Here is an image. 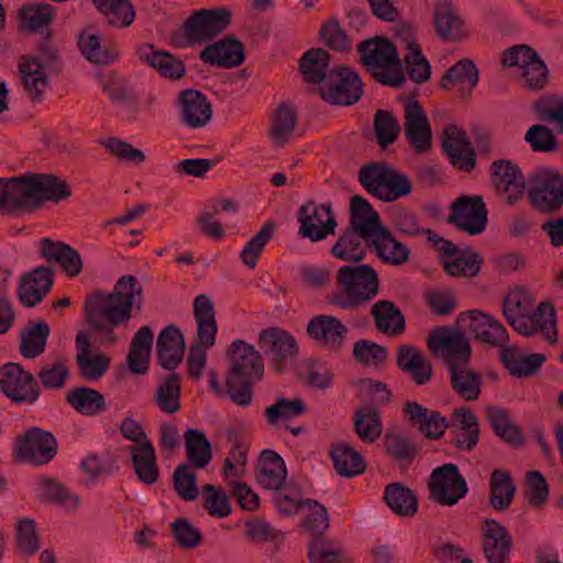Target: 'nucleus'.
Here are the masks:
<instances>
[{"label":"nucleus","mask_w":563,"mask_h":563,"mask_svg":"<svg viewBox=\"0 0 563 563\" xmlns=\"http://www.w3.org/2000/svg\"><path fill=\"white\" fill-rule=\"evenodd\" d=\"M58 443L48 431L37 427L27 429L16 439V459L33 465H45L57 454Z\"/></svg>","instance_id":"4468645a"},{"label":"nucleus","mask_w":563,"mask_h":563,"mask_svg":"<svg viewBox=\"0 0 563 563\" xmlns=\"http://www.w3.org/2000/svg\"><path fill=\"white\" fill-rule=\"evenodd\" d=\"M181 32L187 46L211 40V9H201L190 15L183 24Z\"/></svg>","instance_id":"8fccbe9b"},{"label":"nucleus","mask_w":563,"mask_h":563,"mask_svg":"<svg viewBox=\"0 0 563 563\" xmlns=\"http://www.w3.org/2000/svg\"><path fill=\"white\" fill-rule=\"evenodd\" d=\"M26 176L32 211L46 201L59 203L71 196L70 185L54 174L27 172Z\"/></svg>","instance_id":"dca6fc26"},{"label":"nucleus","mask_w":563,"mask_h":563,"mask_svg":"<svg viewBox=\"0 0 563 563\" xmlns=\"http://www.w3.org/2000/svg\"><path fill=\"white\" fill-rule=\"evenodd\" d=\"M258 347L277 374L284 373L299 353L295 336L279 327L263 329L258 334Z\"/></svg>","instance_id":"1a4fd4ad"},{"label":"nucleus","mask_w":563,"mask_h":563,"mask_svg":"<svg viewBox=\"0 0 563 563\" xmlns=\"http://www.w3.org/2000/svg\"><path fill=\"white\" fill-rule=\"evenodd\" d=\"M374 131L379 146L385 148L393 144L400 133L396 115L389 110H377L374 115Z\"/></svg>","instance_id":"0e129e2a"},{"label":"nucleus","mask_w":563,"mask_h":563,"mask_svg":"<svg viewBox=\"0 0 563 563\" xmlns=\"http://www.w3.org/2000/svg\"><path fill=\"white\" fill-rule=\"evenodd\" d=\"M433 24L438 36L448 42H459L463 37V22L448 1L435 3Z\"/></svg>","instance_id":"c9c22d12"},{"label":"nucleus","mask_w":563,"mask_h":563,"mask_svg":"<svg viewBox=\"0 0 563 563\" xmlns=\"http://www.w3.org/2000/svg\"><path fill=\"white\" fill-rule=\"evenodd\" d=\"M223 444H230V451L224 459L221 471L223 479L230 485L232 481L241 478L245 473L249 445L242 441L234 427H227L217 433V443L213 444V453L221 451Z\"/></svg>","instance_id":"2eb2a0df"},{"label":"nucleus","mask_w":563,"mask_h":563,"mask_svg":"<svg viewBox=\"0 0 563 563\" xmlns=\"http://www.w3.org/2000/svg\"><path fill=\"white\" fill-rule=\"evenodd\" d=\"M430 353L440 356L448 369L468 366L472 346L468 338L460 330L451 327L434 328L427 340Z\"/></svg>","instance_id":"0eeeda50"},{"label":"nucleus","mask_w":563,"mask_h":563,"mask_svg":"<svg viewBox=\"0 0 563 563\" xmlns=\"http://www.w3.org/2000/svg\"><path fill=\"white\" fill-rule=\"evenodd\" d=\"M187 464L194 468H205L211 459V444L200 429L189 428L184 433Z\"/></svg>","instance_id":"a18cd8bd"},{"label":"nucleus","mask_w":563,"mask_h":563,"mask_svg":"<svg viewBox=\"0 0 563 563\" xmlns=\"http://www.w3.org/2000/svg\"><path fill=\"white\" fill-rule=\"evenodd\" d=\"M69 367L65 357H58L53 363L43 365L38 373V384L47 390H59L69 378Z\"/></svg>","instance_id":"052dcab7"},{"label":"nucleus","mask_w":563,"mask_h":563,"mask_svg":"<svg viewBox=\"0 0 563 563\" xmlns=\"http://www.w3.org/2000/svg\"><path fill=\"white\" fill-rule=\"evenodd\" d=\"M482 256L466 249L451 260H443L444 271L454 277L472 278L476 276L482 267Z\"/></svg>","instance_id":"6e6d98bb"},{"label":"nucleus","mask_w":563,"mask_h":563,"mask_svg":"<svg viewBox=\"0 0 563 563\" xmlns=\"http://www.w3.org/2000/svg\"><path fill=\"white\" fill-rule=\"evenodd\" d=\"M178 103L183 122L190 128L203 126L211 117L207 97L195 89H186L179 93Z\"/></svg>","instance_id":"2f4dec72"},{"label":"nucleus","mask_w":563,"mask_h":563,"mask_svg":"<svg viewBox=\"0 0 563 563\" xmlns=\"http://www.w3.org/2000/svg\"><path fill=\"white\" fill-rule=\"evenodd\" d=\"M512 544V537L503 525L494 519L485 521L482 545L488 563H508Z\"/></svg>","instance_id":"b1692460"},{"label":"nucleus","mask_w":563,"mask_h":563,"mask_svg":"<svg viewBox=\"0 0 563 563\" xmlns=\"http://www.w3.org/2000/svg\"><path fill=\"white\" fill-rule=\"evenodd\" d=\"M368 236L351 228L340 233L330 249V254L342 262L352 263L339 267L334 288L327 296L329 305L341 310L354 311L375 299L380 289L378 273L368 264H361L367 251L373 249Z\"/></svg>","instance_id":"f257e3e1"},{"label":"nucleus","mask_w":563,"mask_h":563,"mask_svg":"<svg viewBox=\"0 0 563 563\" xmlns=\"http://www.w3.org/2000/svg\"><path fill=\"white\" fill-rule=\"evenodd\" d=\"M363 81L353 68L339 65L328 71V76L317 90L322 100L332 106H352L364 93Z\"/></svg>","instance_id":"423d86ee"},{"label":"nucleus","mask_w":563,"mask_h":563,"mask_svg":"<svg viewBox=\"0 0 563 563\" xmlns=\"http://www.w3.org/2000/svg\"><path fill=\"white\" fill-rule=\"evenodd\" d=\"M299 222L298 233L311 242H320L335 234L338 221L332 210V203L317 205L310 200L302 205L297 212Z\"/></svg>","instance_id":"9b49d317"},{"label":"nucleus","mask_w":563,"mask_h":563,"mask_svg":"<svg viewBox=\"0 0 563 563\" xmlns=\"http://www.w3.org/2000/svg\"><path fill=\"white\" fill-rule=\"evenodd\" d=\"M335 472L343 477H354L362 474L365 468V462L362 455L352 446L339 443L330 451Z\"/></svg>","instance_id":"49530a36"},{"label":"nucleus","mask_w":563,"mask_h":563,"mask_svg":"<svg viewBox=\"0 0 563 563\" xmlns=\"http://www.w3.org/2000/svg\"><path fill=\"white\" fill-rule=\"evenodd\" d=\"M450 383L453 391L465 401H475L481 395L483 378L468 366H459L451 368Z\"/></svg>","instance_id":"79ce46f5"},{"label":"nucleus","mask_w":563,"mask_h":563,"mask_svg":"<svg viewBox=\"0 0 563 563\" xmlns=\"http://www.w3.org/2000/svg\"><path fill=\"white\" fill-rule=\"evenodd\" d=\"M446 222L472 236L483 233L488 224V209L482 196L463 195L450 206Z\"/></svg>","instance_id":"f8f14e48"},{"label":"nucleus","mask_w":563,"mask_h":563,"mask_svg":"<svg viewBox=\"0 0 563 563\" xmlns=\"http://www.w3.org/2000/svg\"><path fill=\"white\" fill-rule=\"evenodd\" d=\"M354 429L362 441H376L382 433L379 410L375 407L358 410L355 413Z\"/></svg>","instance_id":"13d9d810"},{"label":"nucleus","mask_w":563,"mask_h":563,"mask_svg":"<svg viewBox=\"0 0 563 563\" xmlns=\"http://www.w3.org/2000/svg\"><path fill=\"white\" fill-rule=\"evenodd\" d=\"M66 401L77 412L85 416H96L107 410L103 395L93 388L75 387L66 394Z\"/></svg>","instance_id":"c03bdc74"},{"label":"nucleus","mask_w":563,"mask_h":563,"mask_svg":"<svg viewBox=\"0 0 563 563\" xmlns=\"http://www.w3.org/2000/svg\"><path fill=\"white\" fill-rule=\"evenodd\" d=\"M516 352V346L510 345L508 349L499 351V358L506 369L518 378L528 377L538 373L547 360L545 355L541 353L517 356Z\"/></svg>","instance_id":"e433bc0d"},{"label":"nucleus","mask_w":563,"mask_h":563,"mask_svg":"<svg viewBox=\"0 0 563 563\" xmlns=\"http://www.w3.org/2000/svg\"><path fill=\"white\" fill-rule=\"evenodd\" d=\"M330 54L328 51L317 47L310 48L299 59V70L307 82L319 86L328 76Z\"/></svg>","instance_id":"37998d69"},{"label":"nucleus","mask_w":563,"mask_h":563,"mask_svg":"<svg viewBox=\"0 0 563 563\" xmlns=\"http://www.w3.org/2000/svg\"><path fill=\"white\" fill-rule=\"evenodd\" d=\"M143 288L133 275L122 276L112 292L96 290L87 296L84 310L88 327L107 335V341L114 344L118 341L113 329L128 323L132 308L141 309Z\"/></svg>","instance_id":"f03ea898"},{"label":"nucleus","mask_w":563,"mask_h":563,"mask_svg":"<svg viewBox=\"0 0 563 563\" xmlns=\"http://www.w3.org/2000/svg\"><path fill=\"white\" fill-rule=\"evenodd\" d=\"M15 547L23 559L33 556L40 549V539L35 521L30 518L20 519L15 530Z\"/></svg>","instance_id":"bf43d9fd"},{"label":"nucleus","mask_w":563,"mask_h":563,"mask_svg":"<svg viewBox=\"0 0 563 563\" xmlns=\"http://www.w3.org/2000/svg\"><path fill=\"white\" fill-rule=\"evenodd\" d=\"M490 506L495 510L505 511L512 504L516 485L511 477V474L507 470H494L489 478Z\"/></svg>","instance_id":"58836bf2"},{"label":"nucleus","mask_w":563,"mask_h":563,"mask_svg":"<svg viewBox=\"0 0 563 563\" xmlns=\"http://www.w3.org/2000/svg\"><path fill=\"white\" fill-rule=\"evenodd\" d=\"M53 269L37 266L21 277L18 297L24 307L32 308L43 301L53 286Z\"/></svg>","instance_id":"5701e85b"},{"label":"nucleus","mask_w":563,"mask_h":563,"mask_svg":"<svg viewBox=\"0 0 563 563\" xmlns=\"http://www.w3.org/2000/svg\"><path fill=\"white\" fill-rule=\"evenodd\" d=\"M306 411L307 406L301 398L287 399L279 397L265 409V417L271 426H277L280 421L302 416Z\"/></svg>","instance_id":"4d7b16f0"},{"label":"nucleus","mask_w":563,"mask_h":563,"mask_svg":"<svg viewBox=\"0 0 563 563\" xmlns=\"http://www.w3.org/2000/svg\"><path fill=\"white\" fill-rule=\"evenodd\" d=\"M347 331L346 325L331 314L314 316L307 324L309 338L334 352L342 347Z\"/></svg>","instance_id":"393cba45"},{"label":"nucleus","mask_w":563,"mask_h":563,"mask_svg":"<svg viewBox=\"0 0 563 563\" xmlns=\"http://www.w3.org/2000/svg\"><path fill=\"white\" fill-rule=\"evenodd\" d=\"M442 150L450 163L460 170L472 172L476 165L474 148L465 131L456 125H449L442 135Z\"/></svg>","instance_id":"6ab92c4d"},{"label":"nucleus","mask_w":563,"mask_h":563,"mask_svg":"<svg viewBox=\"0 0 563 563\" xmlns=\"http://www.w3.org/2000/svg\"><path fill=\"white\" fill-rule=\"evenodd\" d=\"M383 499L395 515L413 517L418 511L417 496L401 483L388 484L385 487Z\"/></svg>","instance_id":"a19ab883"},{"label":"nucleus","mask_w":563,"mask_h":563,"mask_svg":"<svg viewBox=\"0 0 563 563\" xmlns=\"http://www.w3.org/2000/svg\"><path fill=\"white\" fill-rule=\"evenodd\" d=\"M30 196L26 173L0 178V213L31 212Z\"/></svg>","instance_id":"bb28decb"},{"label":"nucleus","mask_w":563,"mask_h":563,"mask_svg":"<svg viewBox=\"0 0 563 563\" xmlns=\"http://www.w3.org/2000/svg\"><path fill=\"white\" fill-rule=\"evenodd\" d=\"M76 362L79 376L90 382L100 379L110 366V358L104 354L78 353Z\"/></svg>","instance_id":"69168bd1"},{"label":"nucleus","mask_w":563,"mask_h":563,"mask_svg":"<svg viewBox=\"0 0 563 563\" xmlns=\"http://www.w3.org/2000/svg\"><path fill=\"white\" fill-rule=\"evenodd\" d=\"M37 496L45 501L68 506L69 501L74 507L77 506V498L71 497L67 488L57 479L52 477L40 478L36 487Z\"/></svg>","instance_id":"338daca9"},{"label":"nucleus","mask_w":563,"mask_h":563,"mask_svg":"<svg viewBox=\"0 0 563 563\" xmlns=\"http://www.w3.org/2000/svg\"><path fill=\"white\" fill-rule=\"evenodd\" d=\"M347 228L368 236L377 235L385 227L378 212L361 196H353L350 201Z\"/></svg>","instance_id":"c756f323"},{"label":"nucleus","mask_w":563,"mask_h":563,"mask_svg":"<svg viewBox=\"0 0 563 563\" xmlns=\"http://www.w3.org/2000/svg\"><path fill=\"white\" fill-rule=\"evenodd\" d=\"M528 317L537 333L541 332L551 344L558 341L555 309L551 302H540L537 309L528 314Z\"/></svg>","instance_id":"680f3d73"},{"label":"nucleus","mask_w":563,"mask_h":563,"mask_svg":"<svg viewBox=\"0 0 563 563\" xmlns=\"http://www.w3.org/2000/svg\"><path fill=\"white\" fill-rule=\"evenodd\" d=\"M430 498L442 506H454L463 499L468 486L456 464L446 463L435 467L429 478Z\"/></svg>","instance_id":"ddd939ff"},{"label":"nucleus","mask_w":563,"mask_h":563,"mask_svg":"<svg viewBox=\"0 0 563 563\" xmlns=\"http://www.w3.org/2000/svg\"><path fill=\"white\" fill-rule=\"evenodd\" d=\"M0 390L15 405H33L42 395L35 376L18 363L0 367Z\"/></svg>","instance_id":"9d476101"},{"label":"nucleus","mask_w":563,"mask_h":563,"mask_svg":"<svg viewBox=\"0 0 563 563\" xmlns=\"http://www.w3.org/2000/svg\"><path fill=\"white\" fill-rule=\"evenodd\" d=\"M320 41L329 48L336 52H350L351 40L342 30L338 19L333 18L324 22L319 31Z\"/></svg>","instance_id":"774afa93"},{"label":"nucleus","mask_w":563,"mask_h":563,"mask_svg":"<svg viewBox=\"0 0 563 563\" xmlns=\"http://www.w3.org/2000/svg\"><path fill=\"white\" fill-rule=\"evenodd\" d=\"M465 321H468L467 328L477 341L499 347L500 351L510 346L507 329L493 316L474 309L459 314L457 322Z\"/></svg>","instance_id":"f3484780"},{"label":"nucleus","mask_w":563,"mask_h":563,"mask_svg":"<svg viewBox=\"0 0 563 563\" xmlns=\"http://www.w3.org/2000/svg\"><path fill=\"white\" fill-rule=\"evenodd\" d=\"M404 132L416 153L431 148V128L421 104L411 100L405 106Z\"/></svg>","instance_id":"aec40b11"},{"label":"nucleus","mask_w":563,"mask_h":563,"mask_svg":"<svg viewBox=\"0 0 563 563\" xmlns=\"http://www.w3.org/2000/svg\"><path fill=\"white\" fill-rule=\"evenodd\" d=\"M97 11L109 25L117 29L129 27L135 20V9L131 0H91Z\"/></svg>","instance_id":"ea45409f"},{"label":"nucleus","mask_w":563,"mask_h":563,"mask_svg":"<svg viewBox=\"0 0 563 563\" xmlns=\"http://www.w3.org/2000/svg\"><path fill=\"white\" fill-rule=\"evenodd\" d=\"M385 452L402 466H409L419 453L418 444L410 438L400 434L387 432L384 437Z\"/></svg>","instance_id":"3c124183"},{"label":"nucleus","mask_w":563,"mask_h":563,"mask_svg":"<svg viewBox=\"0 0 563 563\" xmlns=\"http://www.w3.org/2000/svg\"><path fill=\"white\" fill-rule=\"evenodd\" d=\"M275 228L274 222L267 221L262 225L260 231L247 241L240 254L241 261L247 267L254 268L256 266L258 256L274 235Z\"/></svg>","instance_id":"e2e57ef3"},{"label":"nucleus","mask_w":563,"mask_h":563,"mask_svg":"<svg viewBox=\"0 0 563 563\" xmlns=\"http://www.w3.org/2000/svg\"><path fill=\"white\" fill-rule=\"evenodd\" d=\"M180 377L170 373L158 386L155 402L165 413H176L180 410Z\"/></svg>","instance_id":"5fc2aeb1"},{"label":"nucleus","mask_w":563,"mask_h":563,"mask_svg":"<svg viewBox=\"0 0 563 563\" xmlns=\"http://www.w3.org/2000/svg\"><path fill=\"white\" fill-rule=\"evenodd\" d=\"M358 181L368 194L385 202L395 201L412 190L408 176L385 163L374 162L363 166Z\"/></svg>","instance_id":"39448f33"},{"label":"nucleus","mask_w":563,"mask_h":563,"mask_svg":"<svg viewBox=\"0 0 563 563\" xmlns=\"http://www.w3.org/2000/svg\"><path fill=\"white\" fill-rule=\"evenodd\" d=\"M528 197L541 213H555L563 207V176L555 169L543 167L529 179Z\"/></svg>","instance_id":"6e6552de"},{"label":"nucleus","mask_w":563,"mask_h":563,"mask_svg":"<svg viewBox=\"0 0 563 563\" xmlns=\"http://www.w3.org/2000/svg\"><path fill=\"white\" fill-rule=\"evenodd\" d=\"M357 52L362 63L369 68H388L398 65V51L386 37L376 36L358 44Z\"/></svg>","instance_id":"cd10ccee"},{"label":"nucleus","mask_w":563,"mask_h":563,"mask_svg":"<svg viewBox=\"0 0 563 563\" xmlns=\"http://www.w3.org/2000/svg\"><path fill=\"white\" fill-rule=\"evenodd\" d=\"M492 183L499 196L508 205H515L523 197L526 179L520 168L508 159H497L492 163Z\"/></svg>","instance_id":"a211bd4d"},{"label":"nucleus","mask_w":563,"mask_h":563,"mask_svg":"<svg viewBox=\"0 0 563 563\" xmlns=\"http://www.w3.org/2000/svg\"><path fill=\"white\" fill-rule=\"evenodd\" d=\"M397 36L407 51L404 60L410 80L416 84L428 81L431 74V66L423 56L419 43L416 41L415 29L409 24H401L398 29Z\"/></svg>","instance_id":"4be33fe9"},{"label":"nucleus","mask_w":563,"mask_h":563,"mask_svg":"<svg viewBox=\"0 0 563 563\" xmlns=\"http://www.w3.org/2000/svg\"><path fill=\"white\" fill-rule=\"evenodd\" d=\"M376 256L385 264L401 265L409 258L410 250L398 241L388 228H384L372 240Z\"/></svg>","instance_id":"f704fd0d"},{"label":"nucleus","mask_w":563,"mask_h":563,"mask_svg":"<svg viewBox=\"0 0 563 563\" xmlns=\"http://www.w3.org/2000/svg\"><path fill=\"white\" fill-rule=\"evenodd\" d=\"M297 125L295 107L289 102L277 106L271 117L269 137L275 146H284L291 137Z\"/></svg>","instance_id":"4c0bfd02"},{"label":"nucleus","mask_w":563,"mask_h":563,"mask_svg":"<svg viewBox=\"0 0 563 563\" xmlns=\"http://www.w3.org/2000/svg\"><path fill=\"white\" fill-rule=\"evenodd\" d=\"M478 69L473 60L463 58L451 66L442 76L440 86L449 90L457 84H468L467 95L476 87L478 82Z\"/></svg>","instance_id":"603ef678"},{"label":"nucleus","mask_w":563,"mask_h":563,"mask_svg":"<svg viewBox=\"0 0 563 563\" xmlns=\"http://www.w3.org/2000/svg\"><path fill=\"white\" fill-rule=\"evenodd\" d=\"M186 342L180 329L168 324L158 334L156 341L157 362L166 371L174 372L184 358Z\"/></svg>","instance_id":"a878e982"},{"label":"nucleus","mask_w":563,"mask_h":563,"mask_svg":"<svg viewBox=\"0 0 563 563\" xmlns=\"http://www.w3.org/2000/svg\"><path fill=\"white\" fill-rule=\"evenodd\" d=\"M130 452L139 481L146 485L155 484L159 477V467L153 443L150 440L142 441L131 446Z\"/></svg>","instance_id":"473e14b6"},{"label":"nucleus","mask_w":563,"mask_h":563,"mask_svg":"<svg viewBox=\"0 0 563 563\" xmlns=\"http://www.w3.org/2000/svg\"><path fill=\"white\" fill-rule=\"evenodd\" d=\"M56 10L46 2L29 3L23 5L18 13L20 27L29 33L52 36L49 25L52 24Z\"/></svg>","instance_id":"7c9ffc66"},{"label":"nucleus","mask_w":563,"mask_h":563,"mask_svg":"<svg viewBox=\"0 0 563 563\" xmlns=\"http://www.w3.org/2000/svg\"><path fill=\"white\" fill-rule=\"evenodd\" d=\"M245 60V46L235 36L229 35L213 42V65L223 68L240 66Z\"/></svg>","instance_id":"09e8293b"},{"label":"nucleus","mask_w":563,"mask_h":563,"mask_svg":"<svg viewBox=\"0 0 563 563\" xmlns=\"http://www.w3.org/2000/svg\"><path fill=\"white\" fill-rule=\"evenodd\" d=\"M402 413L427 439L442 438L449 427L446 418L439 411L423 407L417 401L404 404Z\"/></svg>","instance_id":"412c9836"},{"label":"nucleus","mask_w":563,"mask_h":563,"mask_svg":"<svg viewBox=\"0 0 563 563\" xmlns=\"http://www.w3.org/2000/svg\"><path fill=\"white\" fill-rule=\"evenodd\" d=\"M273 503L284 516L291 517L306 508L301 488L292 481L286 482L282 488L273 489Z\"/></svg>","instance_id":"864d4df0"},{"label":"nucleus","mask_w":563,"mask_h":563,"mask_svg":"<svg viewBox=\"0 0 563 563\" xmlns=\"http://www.w3.org/2000/svg\"><path fill=\"white\" fill-rule=\"evenodd\" d=\"M287 468L282 456L273 450H263L255 466V479L265 489H278L286 483Z\"/></svg>","instance_id":"c85d7f7f"},{"label":"nucleus","mask_w":563,"mask_h":563,"mask_svg":"<svg viewBox=\"0 0 563 563\" xmlns=\"http://www.w3.org/2000/svg\"><path fill=\"white\" fill-rule=\"evenodd\" d=\"M49 333V325L44 320L30 322L21 334V354L26 358H35L43 354Z\"/></svg>","instance_id":"de8ad7c7"},{"label":"nucleus","mask_w":563,"mask_h":563,"mask_svg":"<svg viewBox=\"0 0 563 563\" xmlns=\"http://www.w3.org/2000/svg\"><path fill=\"white\" fill-rule=\"evenodd\" d=\"M18 67L23 88L29 98L33 102H40L48 87V78L45 71L58 75L63 69V63L58 51L49 43V37L45 36L40 45L37 56H23Z\"/></svg>","instance_id":"20e7f679"},{"label":"nucleus","mask_w":563,"mask_h":563,"mask_svg":"<svg viewBox=\"0 0 563 563\" xmlns=\"http://www.w3.org/2000/svg\"><path fill=\"white\" fill-rule=\"evenodd\" d=\"M371 314L376 329L389 336L404 333L406 327L405 316L391 300H379L372 306Z\"/></svg>","instance_id":"72a5a7b5"},{"label":"nucleus","mask_w":563,"mask_h":563,"mask_svg":"<svg viewBox=\"0 0 563 563\" xmlns=\"http://www.w3.org/2000/svg\"><path fill=\"white\" fill-rule=\"evenodd\" d=\"M228 368L221 386L213 376V393L229 398L241 408L249 407L254 399V386L264 378L263 355L242 339L234 340L225 352Z\"/></svg>","instance_id":"7ed1b4c3"}]
</instances>
